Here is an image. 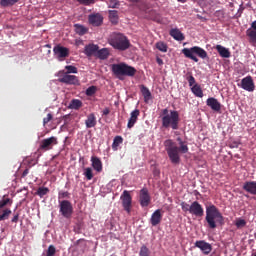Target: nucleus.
<instances>
[{"label": "nucleus", "instance_id": "nucleus-18", "mask_svg": "<svg viewBox=\"0 0 256 256\" xmlns=\"http://www.w3.org/2000/svg\"><path fill=\"white\" fill-rule=\"evenodd\" d=\"M91 163H92L91 166L94 169V171H96L97 173L103 172V162L99 157L92 156Z\"/></svg>", "mask_w": 256, "mask_h": 256}, {"label": "nucleus", "instance_id": "nucleus-48", "mask_svg": "<svg viewBox=\"0 0 256 256\" xmlns=\"http://www.w3.org/2000/svg\"><path fill=\"white\" fill-rule=\"evenodd\" d=\"M188 83H189V87H193L194 85H197L196 81H195V77H193V75H189L186 77Z\"/></svg>", "mask_w": 256, "mask_h": 256}, {"label": "nucleus", "instance_id": "nucleus-39", "mask_svg": "<svg viewBox=\"0 0 256 256\" xmlns=\"http://www.w3.org/2000/svg\"><path fill=\"white\" fill-rule=\"evenodd\" d=\"M139 256H151V251L146 247V245H142L140 247Z\"/></svg>", "mask_w": 256, "mask_h": 256}, {"label": "nucleus", "instance_id": "nucleus-44", "mask_svg": "<svg viewBox=\"0 0 256 256\" xmlns=\"http://www.w3.org/2000/svg\"><path fill=\"white\" fill-rule=\"evenodd\" d=\"M182 211L187 213V212H191V205H189L187 202H181L180 204Z\"/></svg>", "mask_w": 256, "mask_h": 256}, {"label": "nucleus", "instance_id": "nucleus-34", "mask_svg": "<svg viewBox=\"0 0 256 256\" xmlns=\"http://www.w3.org/2000/svg\"><path fill=\"white\" fill-rule=\"evenodd\" d=\"M74 27H75V32L81 36L85 35L88 32V29L81 24H75Z\"/></svg>", "mask_w": 256, "mask_h": 256}, {"label": "nucleus", "instance_id": "nucleus-52", "mask_svg": "<svg viewBox=\"0 0 256 256\" xmlns=\"http://www.w3.org/2000/svg\"><path fill=\"white\" fill-rule=\"evenodd\" d=\"M28 175H29V169L26 168V169L23 171V173H22V178H25V177H27Z\"/></svg>", "mask_w": 256, "mask_h": 256}, {"label": "nucleus", "instance_id": "nucleus-10", "mask_svg": "<svg viewBox=\"0 0 256 256\" xmlns=\"http://www.w3.org/2000/svg\"><path fill=\"white\" fill-rule=\"evenodd\" d=\"M53 53L58 61H65V58L70 55V49L61 45H56L53 48Z\"/></svg>", "mask_w": 256, "mask_h": 256}, {"label": "nucleus", "instance_id": "nucleus-1", "mask_svg": "<svg viewBox=\"0 0 256 256\" xmlns=\"http://www.w3.org/2000/svg\"><path fill=\"white\" fill-rule=\"evenodd\" d=\"M177 142H179V147L171 139L164 141L166 153L171 163L174 165H179V163H181V156L179 154L189 153V146H187V142L183 141L181 137L177 138Z\"/></svg>", "mask_w": 256, "mask_h": 256}, {"label": "nucleus", "instance_id": "nucleus-26", "mask_svg": "<svg viewBox=\"0 0 256 256\" xmlns=\"http://www.w3.org/2000/svg\"><path fill=\"white\" fill-rule=\"evenodd\" d=\"M95 56L101 59L102 61H105L110 56V50L108 48L97 50Z\"/></svg>", "mask_w": 256, "mask_h": 256}, {"label": "nucleus", "instance_id": "nucleus-41", "mask_svg": "<svg viewBox=\"0 0 256 256\" xmlns=\"http://www.w3.org/2000/svg\"><path fill=\"white\" fill-rule=\"evenodd\" d=\"M57 253V249L54 245H49L47 252H46V256H55Z\"/></svg>", "mask_w": 256, "mask_h": 256}, {"label": "nucleus", "instance_id": "nucleus-22", "mask_svg": "<svg viewBox=\"0 0 256 256\" xmlns=\"http://www.w3.org/2000/svg\"><path fill=\"white\" fill-rule=\"evenodd\" d=\"M85 125L87 129H92L96 127L97 117L94 113H91L87 116V119L85 120Z\"/></svg>", "mask_w": 256, "mask_h": 256}, {"label": "nucleus", "instance_id": "nucleus-43", "mask_svg": "<svg viewBox=\"0 0 256 256\" xmlns=\"http://www.w3.org/2000/svg\"><path fill=\"white\" fill-rule=\"evenodd\" d=\"M75 1H77L79 4L84 6H90L96 3V0H75Z\"/></svg>", "mask_w": 256, "mask_h": 256}, {"label": "nucleus", "instance_id": "nucleus-56", "mask_svg": "<svg viewBox=\"0 0 256 256\" xmlns=\"http://www.w3.org/2000/svg\"><path fill=\"white\" fill-rule=\"evenodd\" d=\"M130 2H133V3H135V2H139V0H129Z\"/></svg>", "mask_w": 256, "mask_h": 256}, {"label": "nucleus", "instance_id": "nucleus-29", "mask_svg": "<svg viewBox=\"0 0 256 256\" xmlns=\"http://www.w3.org/2000/svg\"><path fill=\"white\" fill-rule=\"evenodd\" d=\"M81 107H83V102L79 99H73L69 104V109H75L76 111Z\"/></svg>", "mask_w": 256, "mask_h": 256}, {"label": "nucleus", "instance_id": "nucleus-15", "mask_svg": "<svg viewBox=\"0 0 256 256\" xmlns=\"http://www.w3.org/2000/svg\"><path fill=\"white\" fill-rule=\"evenodd\" d=\"M195 247L200 249L204 255H209L212 251V245L204 240L196 241Z\"/></svg>", "mask_w": 256, "mask_h": 256}, {"label": "nucleus", "instance_id": "nucleus-54", "mask_svg": "<svg viewBox=\"0 0 256 256\" xmlns=\"http://www.w3.org/2000/svg\"><path fill=\"white\" fill-rule=\"evenodd\" d=\"M156 62L158 63V65H163V59H161V58H159V57H157L156 58Z\"/></svg>", "mask_w": 256, "mask_h": 256}, {"label": "nucleus", "instance_id": "nucleus-16", "mask_svg": "<svg viewBox=\"0 0 256 256\" xmlns=\"http://www.w3.org/2000/svg\"><path fill=\"white\" fill-rule=\"evenodd\" d=\"M60 83H65V85H79V79L75 75L65 74L59 78Z\"/></svg>", "mask_w": 256, "mask_h": 256}, {"label": "nucleus", "instance_id": "nucleus-14", "mask_svg": "<svg viewBox=\"0 0 256 256\" xmlns=\"http://www.w3.org/2000/svg\"><path fill=\"white\" fill-rule=\"evenodd\" d=\"M163 220V210L156 209L150 218V224L152 227H157L159 224H161V221Z\"/></svg>", "mask_w": 256, "mask_h": 256}, {"label": "nucleus", "instance_id": "nucleus-38", "mask_svg": "<svg viewBox=\"0 0 256 256\" xmlns=\"http://www.w3.org/2000/svg\"><path fill=\"white\" fill-rule=\"evenodd\" d=\"M246 225H247V222L243 218H237L235 221V226L237 227V229H243L246 227Z\"/></svg>", "mask_w": 256, "mask_h": 256}, {"label": "nucleus", "instance_id": "nucleus-27", "mask_svg": "<svg viewBox=\"0 0 256 256\" xmlns=\"http://www.w3.org/2000/svg\"><path fill=\"white\" fill-rule=\"evenodd\" d=\"M170 35L177 41L185 40V35L181 32V30L174 28L170 30Z\"/></svg>", "mask_w": 256, "mask_h": 256}, {"label": "nucleus", "instance_id": "nucleus-13", "mask_svg": "<svg viewBox=\"0 0 256 256\" xmlns=\"http://www.w3.org/2000/svg\"><path fill=\"white\" fill-rule=\"evenodd\" d=\"M190 214L195 216V217H198V218L203 217L204 210H203L202 205L198 201H194V202L191 203V205H190Z\"/></svg>", "mask_w": 256, "mask_h": 256}, {"label": "nucleus", "instance_id": "nucleus-4", "mask_svg": "<svg viewBox=\"0 0 256 256\" xmlns=\"http://www.w3.org/2000/svg\"><path fill=\"white\" fill-rule=\"evenodd\" d=\"M111 71L119 81H124L125 77H135L137 74V69H135V67L124 62L112 64Z\"/></svg>", "mask_w": 256, "mask_h": 256}, {"label": "nucleus", "instance_id": "nucleus-9", "mask_svg": "<svg viewBox=\"0 0 256 256\" xmlns=\"http://www.w3.org/2000/svg\"><path fill=\"white\" fill-rule=\"evenodd\" d=\"M122 207L127 214H131L133 207V197L128 190H124L120 196Z\"/></svg>", "mask_w": 256, "mask_h": 256}, {"label": "nucleus", "instance_id": "nucleus-6", "mask_svg": "<svg viewBox=\"0 0 256 256\" xmlns=\"http://www.w3.org/2000/svg\"><path fill=\"white\" fill-rule=\"evenodd\" d=\"M182 53L185 55L186 58H190L195 63H199V58L206 59L208 56L207 52L199 46H194L192 48H184L182 50ZM196 55L199 58H197Z\"/></svg>", "mask_w": 256, "mask_h": 256}, {"label": "nucleus", "instance_id": "nucleus-32", "mask_svg": "<svg viewBox=\"0 0 256 256\" xmlns=\"http://www.w3.org/2000/svg\"><path fill=\"white\" fill-rule=\"evenodd\" d=\"M191 91L192 93L195 94L196 97H200V98L203 97V91L199 84H195L194 86H192Z\"/></svg>", "mask_w": 256, "mask_h": 256}, {"label": "nucleus", "instance_id": "nucleus-30", "mask_svg": "<svg viewBox=\"0 0 256 256\" xmlns=\"http://www.w3.org/2000/svg\"><path fill=\"white\" fill-rule=\"evenodd\" d=\"M124 139L122 136H116L113 140V144H112V150L113 151H118V148L121 144H123Z\"/></svg>", "mask_w": 256, "mask_h": 256}, {"label": "nucleus", "instance_id": "nucleus-45", "mask_svg": "<svg viewBox=\"0 0 256 256\" xmlns=\"http://www.w3.org/2000/svg\"><path fill=\"white\" fill-rule=\"evenodd\" d=\"M65 69H66V71H67L66 74H69V73H78V68L75 67V66H72V65L65 66Z\"/></svg>", "mask_w": 256, "mask_h": 256}, {"label": "nucleus", "instance_id": "nucleus-28", "mask_svg": "<svg viewBox=\"0 0 256 256\" xmlns=\"http://www.w3.org/2000/svg\"><path fill=\"white\" fill-rule=\"evenodd\" d=\"M215 49L218 51L219 55L223 58H229L231 56L230 51L221 45H216Z\"/></svg>", "mask_w": 256, "mask_h": 256}, {"label": "nucleus", "instance_id": "nucleus-53", "mask_svg": "<svg viewBox=\"0 0 256 256\" xmlns=\"http://www.w3.org/2000/svg\"><path fill=\"white\" fill-rule=\"evenodd\" d=\"M110 113H111L110 108H105V109L103 110V115H110Z\"/></svg>", "mask_w": 256, "mask_h": 256}, {"label": "nucleus", "instance_id": "nucleus-7", "mask_svg": "<svg viewBox=\"0 0 256 256\" xmlns=\"http://www.w3.org/2000/svg\"><path fill=\"white\" fill-rule=\"evenodd\" d=\"M59 213L63 218L70 220L74 214V207L71 201L69 200L59 201Z\"/></svg>", "mask_w": 256, "mask_h": 256}, {"label": "nucleus", "instance_id": "nucleus-33", "mask_svg": "<svg viewBox=\"0 0 256 256\" xmlns=\"http://www.w3.org/2000/svg\"><path fill=\"white\" fill-rule=\"evenodd\" d=\"M12 214V210L11 209H3L2 212H0V221H5L8 220L9 217Z\"/></svg>", "mask_w": 256, "mask_h": 256}, {"label": "nucleus", "instance_id": "nucleus-2", "mask_svg": "<svg viewBox=\"0 0 256 256\" xmlns=\"http://www.w3.org/2000/svg\"><path fill=\"white\" fill-rule=\"evenodd\" d=\"M205 221L207 228L215 230L217 227H222L225 224V218L215 205H210L206 208Z\"/></svg>", "mask_w": 256, "mask_h": 256}, {"label": "nucleus", "instance_id": "nucleus-51", "mask_svg": "<svg viewBox=\"0 0 256 256\" xmlns=\"http://www.w3.org/2000/svg\"><path fill=\"white\" fill-rule=\"evenodd\" d=\"M19 217H20V214L19 213H16L13 218L11 219V222L12 223H18L19 222Z\"/></svg>", "mask_w": 256, "mask_h": 256}, {"label": "nucleus", "instance_id": "nucleus-3", "mask_svg": "<svg viewBox=\"0 0 256 256\" xmlns=\"http://www.w3.org/2000/svg\"><path fill=\"white\" fill-rule=\"evenodd\" d=\"M161 121L163 129H172L173 131L179 130V122L181 118L179 117V112L177 110H168L164 108L161 110Z\"/></svg>", "mask_w": 256, "mask_h": 256}, {"label": "nucleus", "instance_id": "nucleus-35", "mask_svg": "<svg viewBox=\"0 0 256 256\" xmlns=\"http://www.w3.org/2000/svg\"><path fill=\"white\" fill-rule=\"evenodd\" d=\"M50 189L47 187H39L37 189L36 195L39 196L40 198L45 197L47 194H49Z\"/></svg>", "mask_w": 256, "mask_h": 256}, {"label": "nucleus", "instance_id": "nucleus-12", "mask_svg": "<svg viewBox=\"0 0 256 256\" xmlns=\"http://www.w3.org/2000/svg\"><path fill=\"white\" fill-rule=\"evenodd\" d=\"M238 87H241V89H244V91H247L248 93H253L255 90V84L253 81V78L249 75L243 78L238 84Z\"/></svg>", "mask_w": 256, "mask_h": 256}, {"label": "nucleus", "instance_id": "nucleus-23", "mask_svg": "<svg viewBox=\"0 0 256 256\" xmlns=\"http://www.w3.org/2000/svg\"><path fill=\"white\" fill-rule=\"evenodd\" d=\"M99 50V46L98 45H95V44H89V45H86L85 46V49H84V53L88 56V57H91L93 55H96L97 52Z\"/></svg>", "mask_w": 256, "mask_h": 256}, {"label": "nucleus", "instance_id": "nucleus-40", "mask_svg": "<svg viewBox=\"0 0 256 256\" xmlns=\"http://www.w3.org/2000/svg\"><path fill=\"white\" fill-rule=\"evenodd\" d=\"M156 48L159 50V51H162V52H167V44L163 41H160L158 43H156Z\"/></svg>", "mask_w": 256, "mask_h": 256}, {"label": "nucleus", "instance_id": "nucleus-19", "mask_svg": "<svg viewBox=\"0 0 256 256\" xmlns=\"http://www.w3.org/2000/svg\"><path fill=\"white\" fill-rule=\"evenodd\" d=\"M88 20H89V23L92 24L93 26H100L103 24L104 17L101 14L96 13V14L89 15Z\"/></svg>", "mask_w": 256, "mask_h": 256}, {"label": "nucleus", "instance_id": "nucleus-58", "mask_svg": "<svg viewBox=\"0 0 256 256\" xmlns=\"http://www.w3.org/2000/svg\"><path fill=\"white\" fill-rule=\"evenodd\" d=\"M254 256H256V254Z\"/></svg>", "mask_w": 256, "mask_h": 256}, {"label": "nucleus", "instance_id": "nucleus-50", "mask_svg": "<svg viewBox=\"0 0 256 256\" xmlns=\"http://www.w3.org/2000/svg\"><path fill=\"white\" fill-rule=\"evenodd\" d=\"M10 203V198L2 199L0 201V209H3Z\"/></svg>", "mask_w": 256, "mask_h": 256}, {"label": "nucleus", "instance_id": "nucleus-17", "mask_svg": "<svg viewBox=\"0 0 256 256\" xmlns=\"http://www.w3.org/2000/svg\"><path fill=\"white\" fill-rule=\"evenodd\" d=\"M139 115H141V112L139 109H135L130 113V118L127 123L128 129H133L135 127V123H137V119H139Z\"/></svg>", "mask_w": 256, "mask_h": 256}, {"label": "nucleus", "instance_id": "nucleus-11", "mask_svg": "<svg viewBox=\"0 0 256 256\" xmlns=\"http://www.w3.org/2000/svg\"><path fill=\"white\" fill-rule=\"evenodd\" d=\"M139 203L142 208H147L151 204V195L146 187L140 190Z\"/></svg>", "mask_w": 256, "mask_h": 256}, {"label": "nucleus", "instance_id": "nucleus-24", "mask_svg": "<svg viewBox=\"0 0 256 256\" xmlns=\"http://www.w3.org/2000/svg\"><path fill=\"white\" fill-rule=\"evenodd\" d=\"M140 91H141V94L144 98V102L149 103V101H151V99L153 98L149 88H147V86H145V85H141L140 86Z\"/></svg>", "mask_w": 256, "mask_h": 256}, {"label": "nucleus", "instance_id": "nucleus-8", "mask_svg": "<svg viewBox=\"0 0 256 256\" xmlns=\"http://www.w3.org/2000/svg\"><path fill=\"white\" fill-rule=\"evenodd\" d=\"M58 145V139L55 136L43 139L40 141L38 152H48Z\"/></svg>", "mask_w": 256, "mask_h": 256}, {"label": "nucleus", "instance_id": "nucleus-57", "mask_svg": "<svg viewBox=\"0 0 256 256\" xmlns=\"http://www.w3.org/2000/svg\"><path fill=\"white\" fill-rule=\"evenodd\" d=\"M110 256H117L116 254H112V255H110Z\"/></svg>", "mask_w": 256, "mask_h": 256}, {"label": "nucleus", "instance_id": "nucleus-25", "mask_svg": "<svg viewBox=\"0 0 256 256\" xmlns=\"http://www.w3.org/2000/svg\"><path fill=\"white\" fill-rule=\"evenodd\" d=\"M251 27L246 31V34L251 42L256 43V20L252 22Z\"/></svg>", "mask_w": 256, "mask_h": 256}, {"label": "nucleus", "instance_id": "nucleus-49", "mask_svg": "<svg viewBox=\"0 0 256 256\" xmlns=\"http://www.w3.org/2000/svg\"><path fill=\"white\" fill-rule=\"evenodd\" d=\"M120 6L119 0H110L109 7L110 8H118Z\"/></svg>", "mask_w": 256, "mask_h": 256}, {"label": "nucleus", "instance_id": "nucleus-21", "mask_svg": "<svg viewBox=\"0 0 256 256\" xmlns=\"http://www.w3.org/2000/svg\"><path fill=\"white\" fill-rule=\"evenodd\" d=\"M242 188L245 192L256 196V181H247Z\"/></svg>", "mask_w": 256, "mask_h": 256}, {"label": "nucleus", "instance_id": "nucleus-46", "mask_svg": "<svg viewBox=\"0 0 256 256\" xmlns=\"http://www.w3.org/2000/svg\"><path fill=\"white\" fill-rule=\"evenodd\" d=\"M96 91H97V88L95 86H90L86 90V95H88V97H92V95H95Z\"/></svg>", "mask_w": 256, "mask_h": 256}, {"label": "nucleus", "instance_id": "nucleus-37", "mask_svg": "<svg viewBox=\"0 0 256 256\" xmlns=\"http://www.w3.org/2000/svg\"><path fill=\"white\" fill-rule=\"evenodd\" d=\"M20 0H0V6L9 7L15 5Z\"/></svg>", "mask_w": 256, "mask_h": 256}, {"label": "nucleus", "instance_id": "nucleus-47", "mask_svg": "<svg viewBox=\"0 0 256 256\" xmlns=\"http://www.w3.org/2000/svg\"><path fill=\"white\" fill-rule=\"evenodd\" d=\"M53 120V114L48 113L45 118H43V127H46L47 123Z\"/></svg>", "mask_w": 256, "mask_h": 256}, {"label": "nucleus", "instance_id": "nucleus-42", "mask_svg": "<svg viewBox=\"0 0 256 256\" xmlns=\"http://www.w3.org/2000/svg\"><path fill=\"white\" fill-rule=\"evenodd\" d=\"M70 198V193L68 191H60L58 193V199L63 200V199H69Z\"/></svg>", "mask_w": 256, "mask_h": 256}, {"label": "nucleus", "instance_id": "nucleus-5", "mask_svg": "<svg viewBox=\"0 0 256 256\" xmlns=\"http://www.w3.org/2000/svg\"><path fill=\"white\" fill-rule=\"evenodd\" d=\"M108 42L114 49L119 51H126L131 47L129 38L122 33H113Z\"/></svg>", "mask_w": 256, "mask_h": 256}, {"label": "nucleus", "instance_id": "nucleus-20", "mask_svg": "<svg viewBox=\"0 0 256 256\" xmlns=\"http://www.w3.org/2000/svg\"><path fill=\"white\" fill-rule=\"evenodd\" d=\"M206 105L207 107H210L212 111H216L217 113L221 109V104L218 102L216 98L210 97L206 100Z\"/></svg>", "mask_w": 256, "mask_h": 256}, {"label": "nucleus", "instance_id": "nucleus-36", "mask_svg": "<svg viewBox=\"0 0 256 256\" xmlns=\"http://www.w3.org/2000/svg\"><path fill=\"white\" fill-rule=\"evenodd\" d=\"M83 175L85 176V178H86L88 181L93 180V178H94L93 169H92L91 167L85 168Z\"/></svg>", "mask_w": 256, "mask_h": 256}, {"label": "nucleus", "instance_id": "nucleus-55", "mask_svg": "<svg viewBox=\"0 0 256 256\" xmlns=\"http://www.w3.org/2000/svg\"><path fill=\"white\" fill-rule=\"evenodd\" d=\"M180 3H185L187 0H177Z\"/></svg>", "mask_w": 256, "mask_h": 256}, {"label": "nucleus", "instance_id": "nucleus-31", "mask_svg": "<svg viewBox=\"0 0 256 256\" xmlns=\"http://www.w3.org/2000/svg\"><path fill=\"white\" fill-rule=\"evenodd\" d=\"M109 19L111 23L118 24L119 22V14L116 10H109Z\"/></svg>", "mask_w": 256, "mask_h": 256}]
</instances>
